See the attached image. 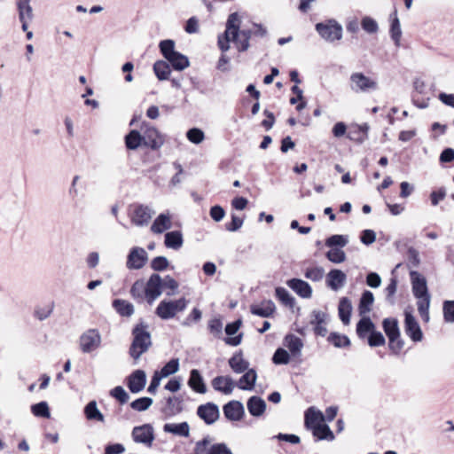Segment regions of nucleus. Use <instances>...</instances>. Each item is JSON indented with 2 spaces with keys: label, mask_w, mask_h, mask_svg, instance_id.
I'll use <instances>...</instances> for the list:
<instances>
[{
  "label": "nucleus",
  "mask_w": 454,
  "mask_h": 454,
  "mask_svg": "<svg viewBox=\"0 0 454 454\" xmlns=\"http://www.w3.org/2000/svg\"><path fill=\"white\" fill-rule=\"evenodd\" d=\"M240 25L241 19L237 12L229 15L225 31L218 36L217 40L218 47L222 51L226 52L230 50V43H233L239 52L247 51L249 49V41L254 35V30H240Z\"/></svg>",
  "instance_id": "nucleus-1"
},
{
  "label": "nucleus",
  "mask_w": 454,
  "mask_h": 454,
  "mask_svg": "<svg viewBox=\"0 0 454 454\" xmlns=\"http://www.w3.org/2000/svg\"><path fill=\"white\" fill-rule=\"evenodd\" d=\"M412 294L418 300V311L425 322L429 321V307L431 296L428 293L427 279L418 271L410 272Z\"/></svg>",
  "instance_id": "nucleus-2"
},
{
  "label": "nucleus",
  "mask_w": 454,
  "mask_h": 454,
  "mask_svg": "<svg viewBox=\"0 0 454 454\" xmlns=\"http://www.w3.org/2000/svg\"><path fill=\"white\" fill-rule=\"evenodd\" d=\"M132 336L133 340L129 353L135 361H137L152 346L148 325L143 322L137 324L132 330Z\"/></svg>",
  "instance_id": "nucleus-3"
},
{
  "label": "nucleus",
  "mask_w": 454,
  "mask_h": 454,
  "mask_svg": "<svg viewBox=\"0 0 454 454\" xmlns=\"http://www.w3.org/2000/svg\"><path fill=\"white\" fill-rule=\"evenodd\" d=\"M188 304V300L180 298L178 300H163L155 309V314L163 320H168L176 317L179 312L184 311Z\"/></svg>",
  "instance_id": "nucleus-4"
},
{
  "label": "nucleus",
  "mask_w": 454,
  "mask_h": 454,
  "mask_svg": "<svg viewBox=\"0 0 454 454\" xmlns=\"http://www.w3.org/2000/svg\"><path fill=\"white\" fill-rule=\"evenodd\" d=\"M315 29L322 39L329 43L339 41L342 38V26L334 19L317 23Z\"/></svg>",
  "instance_id": "nucleus-5"
},
{
  "label": "nucleus",
  "mask_w": 454,
  "mask_h": 454,
  "mask_svg": "<svg viewBox=\"0 0 454 454\" xmlns=\"http://www.w3.org/2000/svg\"><path fill=\"white\" fill-rule=\"evenodd\" d=\"M378 82L362 72H354L349 77V88L356 94L371 93L378 90Z\"/></svg>",
  "instance_id": "nucleus-6"
},
{
  "label": "nucleus",
  "mask_w": 454,
  "mask_h": 454,
  "mask_svg": "<svg viewBox=\"0 0 454 454\" xmlns=\"http://www.w3.org/2000/svg\"><path fill=\"white\" fill-rule=\"evenodd\" d=\"M383 329L389 340V348L398 353L403 347V341L400 339L398 321L395 318H385Z\"/></svg>",
  "instance_id": "nucleus-7"
},
{
  "label": "nucleus",
  "mask_w": 454,
  "mask_h": 454,
  "mask_svg": "<svg viewBox=\"0 0 454 454\" xmlns=\"http://www.w3.org/2000/svg\"><path fill=\"white\" fill-rule=\"evenodd\" d=\"M193 454H233L231 449L223 442L212 443L210 436H205L196 442Z\"/></svg>",
  "instance_id": "nucleus-8"
},
{
  "label": "nucleus",
  "mask_w": 454,
  "mask_h": 454,
  "mask_svg": "<svg viewBox=\"0 0 454 454\" xmlns=\"http://www.w3.org/2000/svg\"><path fill=\"white\" fill-rule=\"evenodd\" d=\"M101 334L97 329H88L79 338V346L83 353H91L101 345Z\"/></svg>",
  "instance_id": "nucleus-9"
},
{
  "label": "nucleus",
  "mask_w": 454,
  "mask_h": 454,
  "mask_svg": "<svg viewBox=\"0 0 454 454\" xmlns=\"http://www.w3.org/2000/svg\"><path fill=\"white\" fill-rule=\"evenodd\" d=\"M154 214L155 211L149 206L139 204L134 207L130 221L137 227L147 226Z\"/></svg>",
  "instance_id": "nucleus-10"
},
{
  "label": "nucleus",
  "mask_w": 454,
  "mask_h": 454,
  "mask_svg": "<svg viewBox=\"0 0 454 454\" xmlns=\"http://www.w3.org/2000/svg\"><path fill=\"white\" fill-rule=\"evenodd\" d=\"M148 261V254L145 248L134 247L130 249L126 262L129 270H140Z\"/></svg>",
  "instance_id": "nucleus-11"
},
{
  "label": "nucleus",
  "mask_w": 454,
  "mask_h": 454,
  "mask_svg": "<svg viewBox=\"0 0 454 454\" xmlns=\"http://www.w3.org/2000/svg\"><path fill=\"white\" fill-rule=\"evenodd\" d=\"M141 131L145 146L158 149L163 145V138L154 127L144 123L141 127Z\"/></svg>",
  "instance_id": "nucleus-12"
},
{
  "label": "nucleus",
  "mask_w": 454,
  "mask_h": 454,
  "mask_svg": "<svg viewBox=\"0 0 454 454\" xmlns=\"http://www.w3.org/2000/svg\"><path fill=\"white\" fill-rule=\"evenodd\" d=\"M132 438L137 443H142L147 447L152 446L154 440L153 427L149 424L135 427L132 430Z\"/></svg>",
  "instance_id": "nucleus-13"
},
{
  "label": "nucleus",
  "mask_w": 454,
  "mask_h": 454,
  "mask_svg": "<svg viewBox=\"0 0 454 454\" xmlns=\"http://www.w3.org/2000/svg\"><path fill=\"white\" fill-rule=\"evenodd\" d=\"M197 415L207 425H212L219 419L220 411L215 403H207L198 407Z\"/></svg>",
  "instance_id": "nucleus-14"
},
{
  "label": "nucleus",
  "mask_w": 454,
  "mask_h": 454,
  "mask_svg": "<svg viewBox=\"0 0 454 454\" xmlns=\"http://www.w3.org/2000/svg\"><path fill=\"white\" fill-rule=\"evenodd\" d=\"M405 320H404V332L405 333L413 340V341H420L423 339V333L421 328L416 320L415 317L405 310Z\"/></svg>",
  "instance_id": "nucleus-15"
},
{
  "label": "nucleus",
  "mask_w": 454,
  "mask_h": 454,
  "mask_svg": "<svg viewBox=\"0 0 454 454\" xmlns=\"http://www.w3.org/2000/svg\"><path fill=\"white\" fill-rule=\"evenodd\" d=\"M146 285V300L152 304L162 294V278L159 274H153Z\"/></svg>",
  "instance_id": "nucleus-16"
},
{
  "label": "nucleus",
  "mask_w": 454,
  "mask_h": 454,
  "mask_svg": "<svg viewBox=\"0 0 454 454\" xmlns=\"http://www.w3.org/2000/svg\"><path fill=\"white\" fill-rule=\"evenodd\" d=\"M223 414L231 421H239L244 414V406L239 401H231L223 408Z\"/></svg>",
  "instance_id": "nucleus-17"
},
{
  "label": "nucleus",
  "mask_w": 454,
  "mask_h": 454,
  "mask_svg": "<svg viewBox=\"0 0 454 454\" xmlns=\"http://www.w3.org/2000/svg\"><path fill=\"white\" fill-rule=\"evenodd\" d=\"M211 384L215 390L224 395H231L236 387L230 376H217L212 380Z\"/></svg>",
  "instance_id": "nucleus-18"
},
{
  "label": "nucleus",
  "mask_w": 454,
  "mask_h": 454,
  "mask_svg": "<svg viewBox=\"0 0 454 454\" xmlns=\"http://www.w3.org/2000/svg\"><path fill=\"white\" fill-rule=\"evenodd\" d=\"M146 383L145 372L142 370L135 371L128 378V387L132 393H138L142 391Z\"/></svg>",
  "instance_id": "nucleus-19"
},
{
  "label": "nucleus",
  "mask_w": 454,
  "mask_h": 454,
  "mask_svg": "<svg viewBox=\"0 0 454 454\" xmlns=\"http://www.w3.org/2000/svg\"><path fill=\"white\" fill-rule=\"evenodd\" d=\"M287 286L301 298L309 299L312 295L311 286L302 279L292 278L287 281Z\"/></svg>",
  "instance_id": "nucleus-20"
},
{
  "label": "nucleus",
  "mask_w": 454,
  "mask_h": 454,
  "mask_svg": "<svg viewBox=\"0 0 454 454\" xmlns=\"http://www.w3.org/2000/svg\"><path fill=\"white\" fill-rule=\"evenodd\" d=\"M276 310L275 303L271 300H264L258 304H252L250 311L261 317H270Z\"/></svg>",
  "instance_id": "nucleus-21"
},
{
  "label": "nucleus",
  "mask_w": 454,
  "mask_h": 454,
  "mask_svg": "<svg viewBox=\"0 0 454 454\" xmlns=\"http://www.w3.org/2000/svg\"><path fill=\"white\" fill-rule=\"evenodd\" d=\"M172 227L171 216L168 213L160 214L151 225V231L154 234L163 233Z\"/></svg>",
  "instance_id": "nucleus-22"
},
{
  "label": "nucleus",
  "mask_w": 454,
  "mask_h": 454,
  "mask_svg": "<svg viewBox=\"0 0 454 454\" xmlns=\"http://www.w3.org/2000/svg\"><path fill=\"white\" fill-rule=\"evenodd\" d=\"M346 274L340 270H332L328 272L326 282L327 286L333 291L339 290L346 282Z\"/></svg>",
  "instance_id": "nucleus-23"
},
{
  "label": "nucleus",
  "mask_w": 454,
  "mask_h": 454,
  "mask_svg": "<svg viewBox=\"0 0 454 454\" xmlns=\"http://www.w3.org/2000/svg\"><path fill=\"white\" fill-rule=\"evenodd\" d=\"M257 380L256 372L254 369H247L239 380L235 383L242 390H253Z\"/></svg>",
  "instance_id": "nucleus-24"
},
{
  "label": "nucleus",
  "mask_w": 454,
  "mask_h": 454,
  "mask_svg": "<svg viewBox=\"0 0 454 454\" xmlns=\"http://www.w3.org/2000/svg\"><path fill=\"white\" fill-rule=\"evenodd\" d=\"M249 413L254 417L262 416L266 410L265 401L259 396H252L247 403Z\"/></svg>",
  "instance_id": "nucleus-25"
},
{
  "label": "nucleus",
  "mask_w": 454,
  "mask_h": 454,
  "mask_svg": "<svg viewBox=\"0 0 454 454\" xmlns=\"http://www.w3.org/2000/svg\"><path fill=\"white\" fill-rule=\"evenodd\" d=\"M390 36L391 39L394 41L395 45L396 47L400 46L401 43V37H402V29H401V24L400 20L397 16V11L395 10L393 13L390 14Z\"/></svg>",
  "instance_id": "nucleus-26"
},
{
  "label": "nucleus",
  "mask_w": 454,
  "mask_h": 454,
  "mask_svg": "<svg viewBox=\"0 0 454 454\" xmlns=\"http://www.w3.org/2000/svg\"><path fill=\"white\" fill-rule=\"evenodd\" d=\"M184 238L180 231H172L165 234L164 245L166 247L178 250L183 247Z\"/></svg>",
  "instance_id": "nucleus-27"
},
{
  "label": "nucleus",
  "mask_w": 454,
  "mask_h": 454,
  "mask_svg": "<svg viewBox=\"0 0 454 454\" xmlns=\"http://www.w3.org/2000/svg\"><path fill=\"white\" fill-rule=\"evenodd\" d=\"M324 420V414L314 407L309 408L305 412V425L309 429L320 425Z\"/></svg>",
  "instance_id": "nucleus-28"
},
{
  "label": "nucleus",
  "mask_w": 454,
  "mask_h": 454,
  "mask_svg": "<svg viewBox=\"0 0 454 454\" xmlns=\"http://www.w3.org/2000/svg\"><path fill=\"white\" fill-rule=\"evenodd\" d=\"M188 385L197 393L205 394L207 392V387L204 383L203 378L196 369H192L191 371Z\"/></svg>",
  "instance_id": "nucleus-29"
},
{
  "label": "nucleus",
  "mask_w": 454,
  "mask_h": 454,
  "mask_svg": "<svg viewBox=\"0 0 454 454\" xmlns=\"http://www.w3.org/2000/svg\"><path fill=\"white\" fill-rule=\"evenodd\" d=\"M163 431L175 435L188 437L190 435V426L187 422L179 424L167 423L163 427Z\"/></svg>",
  "instance_id": "nucleus-30"
},
{
  "label": "nucleus",
  "mask_w": 454,
  "mask_h": 454,
  "mask_svg": "<svg viewBox=\"0 0 454 454\" xmlns=\"http://www.w3.org/2000/svg\"><path fill=\"white\" fill-rule=\"evenodd\" d=\"M229 365L235 373H242L248 369L249 363L244 359L242 353L239 352L229 359Z\"/></svg>",
  "instance_id": "nucleus-31"
},
{
  "label": "nucleus",
  "mask_w": 454,
  "mask_h": 454,
  "mask_svg": "<svg viewBox=\"0 0 454 454\" xmlns=\"http://www.w3.org/2000/svg\"><path fill=\"white\" fill-rule=\"evenodd\" d=\"M338 311L341 322L346 325H348L352 312V304L348 298L343 297L340 300Z\"/></svg>",
  "instance_id": "nucleus-32"
},
{
  "label": "nucleus",
  "mask_w": 454,
  "mask_h": 454,
  "mask_svg": "<svg viewBox=\"0 0 454 454\" xmlns=\"http://www.w3.org/2000/svg\"><path fill=\"white\" fill-rule=\"evenodd\" d=\"M373 301H374L373 294L371 291H367V290L364 291L362 294V296H361V299L359 301V306H358L359 314L361 316H363V315L369 313L372 309Z\"/></svg>",
  "instance_id": "nucleus-33"
},
{
  "label": "nucleus",
  "mask_w": 454,
  "mask_h": 454,
  "mask_svg": "<svg viewBox=\"0 0 454 454\" xmlns=\"http://www.w3.org/2000/svg\"><path fill=\"white\" fill-rule=\"evenodd\" d=\"M84 414L88 420L104 422L105 418L98 409L96 401H90L84 408Z\"/></svg>",
  "instance_id": "nucleus-34"
},
{
  "label": "nucleus",
  "mask_w": 454,
  "mask_h": 454,
  "mask_svg": "<svg viewBox=\"0 0 454 454\" xmlns=\"http://www.w3.org/2000/svg\"><path fill=\"white\" fill-rule=\"evenodd\" d=\"M133 299L137 302H142L146 298V285L143 279L137 280L130 289Z\"/></svg>",
  "instance_id": "nucleus-35"
},
{
  "label": "nucleus",
  "mask_w": 454,
  "mask_h": 454,
  "mask_svg": "<svg viewBox=\"0 0 454 454\" xmlns=\"http://www.w3.org/2000/svg\"><path fill=\"white\" fill-rule=\"evenodd\" d=\"M375 330V325L370 317H363L356 325V333L359 338H365L368 333H372Z\"/></svg>",
  "instance_id": "nucleus-36"
},
{
  "label": "nucleus",
  "mask_w": 454,
  "mask_h": 454,
  "mask_svg": "<svg viewBox=\"0 0 454 454\" xmlns=\"http://www.w3.org/2000/svg\"><path fill=\"white\" fill-rule=\"evenodd\" d=\"M125 145L129 150H136L144 145L143 136L137 130H131L125 137Z\"/></svg>",
  "instance_id": "nucleus-37"
},
{
  "label": "nucleus",
  "mask_w": 454,
  "mask_h": 454,
  "mask_svg": "<svg viewBox=\"0 0 454 454\" xmlns=\"http://www.w3.org/2000/svg\"><path fill=\"white\" fill-rule=\"evenodd\" d=\"M175 70L182 71L189 67L190 62L186 56L176 51L168 59Z\"/></svg>",
  "instance_id": "nucleus-38"
},
{
  "label": "nucleus",
  "mask_w": 454,
  "mask_h": 454,
  "mask_svg": "<svg viewBox=\"0 0 454 454\" xmlns=\"http://www.w3.org/2000/svg\"><path fill=\"white\" fill-rule=\"evenodd\" d=\"M285 344L293 355L300 354L303 347L302 340L294 334H288L286 336Z\"/></svg>",
  "instance_id": "nucleus-39"
},
{
  "label": "nucleus",
  "mask_w": 454,
  "mask_h": 454,
  "mask_svg": "<svg viewBox=\"0 0 454 454\" xmlns=\"http://www.w3.org/2000/svg\"><path fill=\"white\" fill-rule=\"evenodd\" d=\"M311 430H312L314 436L317 437V440L333 441L334 439L333 433L331 431L330 427L324 423L317 425V427H313Z\"/></svg>",
  "instance_id": "nucleus-40"
},
{
  "label": "nucleus",
  "mask_w": 454,
  "mask_h": 454,
  "mask_svg": "<svg viewBox=\"0 0 454 454\" xmlns=\"http://www.w3.org/2000/svg\"><path fill=\"white\" fill-rule=\"evenodd\" d=\"M113 306L116 311L122 317H130L134 313V306L124 300H114Z\"/></svg>",
  "instance_id": "nucleus-41"
},
{
  "label": "nucleus",
  "mask_w": 454,
  "mask_h": 454,
  "mask_svg": "<svg viewBox=\"0 0 454 454\" xmlns=\"http://www.w3.org/2000/svg\"><path fill=\"white\" fill-rule=\"evenodd\" d=\"M153 71L157 78L160 81L168 79L170 67L168 62L158 60L153 65Z\"/></svg>",
  "instance_id": "nucleus-42"
},
{
  "label": "nucleus",
  "mask_w": 454,
  "mask_h": 454,
  "mask_svg": "<svg viewBox=\"0 0 454 454\" xmlns=\"http://www.w3.org/2000/svg\"><path fill=\"white\" fill-rule=\"evenodd\" d=\"M276 297L285 305L293 308L295 304V299L284 287H277L275 290Z\"/></svg>",
  "instance_id": "nucleus-43"
},
{
  "label": "nucleus",
  "mask_w": 454,
  "mask_h": 454,
  "mask_svg": "<svg viewBox=\"0 0 454 454\" xmlns=\"http://www.w3.org/2000/svg\"><path fill=\"white\" fill-rule=\"evenodd\" d=\"M179 370V360L178 359H171L168 361L160 371H156L157 373H160V377L166 378L171 374L176 373Z\"/></svg>",
  "instance_id": "nucleus-44"
},
{
  "label": "nucleus",
  "mask_w": 454,
  "mask_h": 454,
  "mask_svg": "<svg viewBox=\"0 0 454 454\" xmlns=\"http://www.w3.org/2000/svg\"><path fill=\"white\" fill-rule=\"evenodd\" d=\"M159 47L167 60L176 52L175 51V42L170 39L161 41Z\"/></svg>",
  "instance_id": "nucleus-45"
},
{
  "label": "nucleus",
  "mask_w": 454,
  "mask_h": 454,
  "mask_svg": "<svg viewBox=\"0 0 454 454\" xmlns=\"http://www.w3.org/2000/svg\"><path fill=\"white\" fill-rule=\"evenodd\" d=\"M328 341L336 348H344L349 346L350 344L349 339L346 335H341L335 333L329 335Z\"/></svg>",
  "instance_id": "nucleus-46"
},
{
  "label": "nucleus",
  "mask_w": 454,
  "mask_h": 454,
  "mask_svg": "<svg viewBox=\"0 0 454 454\" xmlns=\"http://www.w3.org/2000/svg\"><path fill=\"white\" fill-rule=\"evenodd\" d=\"M31 411L36 417L50 418L49 406L46 402H40L36 404L32 405Z\"/></svg>",
  "instance_id": "nucleus-47"
},
{
  "label": "nucleus",
  "mask_w": 454,
  "mask_h": 454,
  "mask_svg": "<svg viewBox=\"0 0 454 454\" xmlns=\"http://www.w3.org/2000/svg\"><path fill=\"white\" fill-rule=\"evenodd\" d=\"M153 404V399L150 397H141L130 403V407L137 411H146Z\"/></svg>",
  "instance_id": "nucleus-48"
},
{
  "label": "nucleus",
  "mask_w": 454,
  "mask_h": 454,
  "mask_svg": "<svg viewBox=\"0 0 454 454\" xmlns=\"http://www.w3.org/2000/svg\"><path fill=\"white\" fill-rule=\"evenodd\" d=\"M348 242V237L344 235H333L329 237L326 241L325 245L329 247H345Z\"/></svg>",
  "instance_id": "nucleus-49"
},
{
  "label": "nucleus",
  "mask_w": 454,
  "mask_h": 454,
  "mask_svg": "<svg viewBox=\"0 0 454 454\" xmlns=\"http://www.w3.org/2000/svg\"><path fill=\"white\" fill-rule=\"evenodd\" d=\"M361 26L362 28L369 34H375L379 30L377 21L369 16H365L363 18Z\"/></svg>",
  "instance_id": "nucleus-50"
},
{
  "label": "nucleus",
  "mask_w": 454,
  "mask_h": 454,
  "mask_svg": "<svg viewBox=\"0 0 454 454\" xmlns=\"http://www.w3.org/2000/svg\"><path fill=\"white\" fill-rule=\"evenodd\" d=\"M329 261L334 263H340L346 260V254L340 248H333L326 253Z\"/></svg>",
  "instance_id": "nucleus-51"
},
{
  "label": "nucleus",
  "mask_w": 454,
  "mask_h": 454,
  "mask_svg": "<svg viewBox=\"0 0 454 454\" xmlns=\"http://www.w3.org/2000/svg\"><path fill=\"white\" fill-rule=\"evenodd\" d=\"M275 364H287L290 361L289 353L284 348H278L272 357Z\"/></svg>",
  "instance_id": "nucleus-52"
},
{
  "label": "nucleus",
  "mask_w": 454,
  "mask_h": 454,
  "mask_svg": "<svg viewBox=\"0 0 454 454\" xmlns=\"http://www.w3.org/2000/svg\"><path fill=\"white\" fill-rule=\"evenodd\" d=\"M178 288V283L170 276H166L162 278V290L168 289L166 294L168 296H172L175 294L176 289Z\"/></svg>",
  "instance_id": "nucleus-53"
},
{
  "label": "nucleus",
  "mask_w": 454,
  "mask_h": 454,
  "mask_svg": "<svg viewBox=\"0 0 454 454\" xmlns=\"http://www.w3.org/2000/svg\"><path fill=\"white\" fill-rule=\"evenodd\" d=\"M186 137L190 142L196 145L200 144L205 138L204 132L198 128L189 129L186 133Z\"/></svg>",
  "instance_id": "nucleus-54"
},
{
  "label": "nucleus",
  "mask_w": 454,
  "mask_h": 454,
  "mask_svg": "<svg viewBox=\"0 0 454 454\" xmlns=\"http://www.w3.org/2000/svg\"><path fill=\"white\" fill-rule=\"evenodd\" d=\"M442 310L444 320L447 323H454V301H445Z\"/></svg>",
  "instance_id": "nucleus-55"
},
{
  "label": "nucleus",
  "mask_w": 454,
  "mask_h": 454,
  "mask_svg": "<svg viewBox=\"0 0 454 454\" xmlns=\"http://www.w3.org/2000/svg\"><path fill=\"white\" fill-rule=\"evenodd\" d=\"M304 275L307 278L317 282L323 278L325 270L322 267L309 268L306 270Z\"/></svg>",
  "instance_id": "nucleus-56"
},
{
  "label": "nucleus",
  "mask_w": 454,
  "mask_h": 454,
  "mask_svg": "<svg viewBox=\"0 0 454 454\" xmlns=\"http://www.w3.org/2000/svg\"><path fill=\"white\" fill-rule=\"evenodd\" d=\"M111 396L118 400L121 404L126 403L129 400V395L125 389L121 387H115L110 391Z\"/></svg>",
  "instance_id": "nucleus-57"
},
{
  "label": "nucleus",
  "mask_w": 454,
  "mask_h": 454,
  "mask_svg": "<svg viewBox=\"0 0 454 454\" xmlns=\"http://www.w3.org/2000/svg\"><path fill=\"white\" fill-rule=\"evenodd\" d=\"M368 343L371 347H380L385 344V338L380 332L373 331L368 336Z\"/></svg>",
  "instance_id": "nucleus-58"
},
{
  "label": "nucleus",
  "mask_w": 454,
  "mask_h": 454,
  "mask_svg": "<svg viewBox=\"0 0 454 454\" xmlns=\"http://www.w3.org/2000/svg\"><path fill=\"white\" fill-rule=\"evenodd\" d=\"M168 266V261L165 256H157L151 262V267L153 270L162 271Z\"/></svg>",
  "instance_id": "nucleus-59"
},
{
  "label": "nucleus",
  "mask_w": 454,
  "mask_h": 454,
  "mask_svg": "<svg viewBox=\"0 0 454 454\" xmlns=\"http://www.w3.org/2000/svg\"><path fill=\"white\" fill-rule=\"evenodd\" d=\"M201 317L202 312L199 309L194 308L190 315L182 322V325L190 326L192 323L200 321Z\"/></svg>",
  "instance_id": "nucleus-60"
},
{
  "label": "nucleus",
  "mask_w": 454,
  "mask_h": 454,
  "mask_svg": "<svg viewBox=\"0 0 454 454\" xmlns=\"http://www.w3.org/2000/svg\"><path fill=\"white\" fill-rule=\"evenodd\" d=\"M243 219L236 215H231V222L225 224V229L228 231L234 232L239 230L243 225Z\"/></svg>",
  "instance_id": "nucleus-61"
},
{
  "label": "nucleus",
  "mask_w": 454,
  "mask_h": 454,
  "mask_svg": "<svg viewBox=\"0 0 454 454\" xmlns=\"http://www.w3.org/2000/svg\"><path fill=\"white\" fill-rule=\"evenodd\" d=\"M396 289H397V280L393 278L390 279V282L389 284L387 285V286L386 287L385 289V292H386V295H387V300L391 303L393 304L394 303V295L396 292Z\"/></svg>",
  "instance_id": "nucleus-62"
},
{
  "label": "nucleus",
  "mask_w": 454,
  "mask_h": 454,
  "mask_svg": "<svg viewBox=\"0 0 454 454\" xmlns=\"http://www.w3.org/2000/svg\"><path fill=\"white\" fill-rule=\"evenodd\" d=\"M326 314L320 310H313L310 315V324L313 325L325 324Z\"/></svg>",
  "instance_id": "nucleus-63"
},
{
  "label": "nucleus",
  "mask_w": 454,
  "mask_h": 454,
  "mask_svg": "<svg viewBox=\"0 0 454 454\" xmlns=\"http://www.w3.org/2000/svg\"><path fill=\"white\" fill-rule=\"evenodd\" d=\"M225 215V211L221 206H214L210 208V216L215 222H220Z\"/></svg>",
  "instance_id": "nucleus-64"
}]
</instances>
